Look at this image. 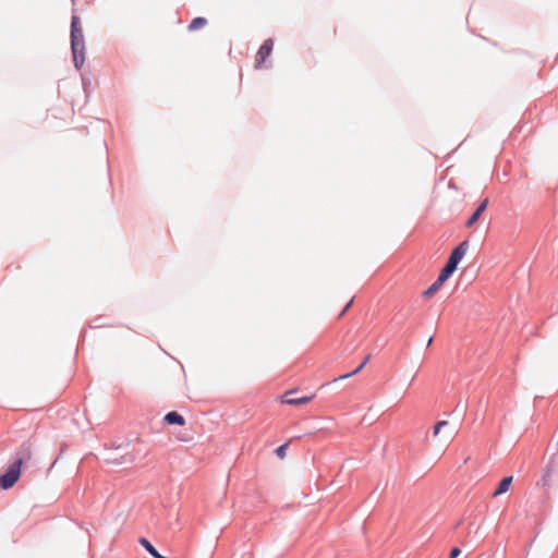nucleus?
<instances>
[{"mask_svg": "<svg viewBox=\"0 0 558 558\" xmlns=\"http://www.w3.org/2000/svg\"><path fill=\"white\" fill-rule=\"evenodd\" d=\"M470 247V243L468 240L462 241L457 247L451 252L446 266L441 269L436 281L424 292L425 296L433 295L439 288L447 281V279L453 274L457 269L459 263L465 256Z\"/></svg>", "mask_w": 558, "mask_h": 558, "instance_id": "f257e3e1", "label": "nucleus"}, {"mask_svg": "<svg viewBox=\"0 0 558 558\" xmlns=\"http://www.w3.org/2000/svg\"><path fill=\"white\" fill-rule=\"evenodd\" d=\"M457 433V427L453 426L449 421H438L433 426V433L430 437L432 444L436 449L440 450L441 452H445L448 446L456 438Z\"/></svg>", "mask_w": 558, "mask_h": 558, "instance_id": "f03ea898", "label": "nucleus"}, {"mask_svg": "<svg viewBox=\"0 0 558 558\" xmlns=\"http://www.w3.org/2000/svg\"><path fill=\"white\" fill-rule=\"evenodd\" d=\"M71 48L74 65L81 69L84 63V36L78 16H73L71 21Z\"/></svg>", "mask_w": 558, "mask_h": 558, "instance_id": "7ed1b4c3", "label": "nucleus"}, {"mask_svg": "<svg viewBox=\"0 0 558 558\" xmlns=\"http://www.w3.org/2000/svg\"><path fill=\"white\" fill-rule=\"evenodd\" d=\"M558 481V464L550 459L545 465L541 478L537 481L536 486L541 488L546 496L550 498V492Z\"/></svg>", "mask_w": 558, "mask_h": 558, "instance_id": "20e7f679", "label": "nucleus"}, {"mask_svg": "<svg viewBox=\"0 0 558 558\" xmlns=\"http://www.w3.org/2000/svg\"><path fill=\"white\" fill-rule=\"evenodd\" d=\"M22 460H16L8 471L0 477V485L8 489L12 487L19 480L21 474Z\"/></svg>", "mask_w": 558, "mask_h": 558, "instance_id": "39448f33", "label": "nucleus"}, {"mask_svg": "<svg viewBox=\"0 0 558 558\" xmlns=\"http://www.w3.org/2000/svg\"><path fill=\"white\" fill-rule=\"evenodd\" d=\"M272 48H274L272 39H270V38L266 39L256 53V58H255V68L256 69L262 68V65L265 63L267 58L270 56Z\"/></svg>", "mask_w": 558, "mask_h": 558, "instance_id": "423d86ee", "label": "nucleus"}, {"mask_svg": "<svg viewBox=\"0 0 558 558\" xmlns=\"http://www.w3.org/2000/svg\"><path fill=\"white\" fill-rule=\"evenodd\" d=\"M293 391H287L283 396L280 397V402L289 405H302L311 402L314 398V395L312 396H304L300 398H288L289 395H291Z\"/></svg>", "mask_w": 558, "mask_h": 558, "instance_id": "0eeeda50", "label": "nucleus"}, {"mask_svg": "<svg viewBox=\"0 0 558 558\" xmlns=\"http://www.w3.org/2000/svg\"><path fill=\"white\" fill-rule=\"evenodd\" d=\"M488 205V198H484L476 210L473 213V215L468 219L465 226L468 228H471L481 217V215L486 210Z\"/></svg>", "mask_w": 558, "mask_h": 558, "instance_id": "6e6552de", "label": "nucleus"}, {"mask_svg": "<svg viewBox=\"0 0 558 558\" xmlns=\"http://www.w3.org/2000/svg\"><path fill=\"white\" fill-rule=\"evenodd\" d=\"M19 459L17 460H22V463L24 461H28L32 459V456H33V446L31 442H24L21 445L20 449H19Z\"/></svg>", "mask_w": 558, "mask_h": 558, "instance_id": "1a4fd4ad", "label": "nucleus"}, {"mask_svg": "<svg viewBox=\"0 0 558 558\" xmlns=\"http://www.w3.org/2000/svg\"><path fill=\"white\" fill-rule=\"evenodd\" d=\"M163 420L168 424H177L180 426H183L185 424L184 417L175 411L167 413Z\"/></svg>", "mask_w": 558, "mask_h": 558, "instance_id": "9d476101", "label": "nucleus"}, {"mask_svg": "<svg viewBox=\"0 0 558 558\" xmlns=\"http://www.w3.org/2000/svg\"><path fill=\"white\" fill-rule=\"evenodd\" d=\"M371 360V354L366 355L363 361L361 362V364L355 368L353 369L352 372L348 373V374H344V375H341L339 377H336L332 383H337L339 380H343V379H347L355 374H357L367 363L368 361Z\"/></svg>", "mask_w": 558, "mask_h": 558, "instance_id": "9b49d317", "label": "nucleus"}, {"mask_svg": "<svg viewBox=\"0 0 558 558\" xmlns=\"http://www.w3.org/2000/svg\"><path fill=\"white\" fill-rule=\"evenodd\" d=\"M512 483V476H507L505 478H502L497 487V489L494 492L493 496L494 497H497L501 494H505L506 492H508L510 485Z\"/></svg>", "mask_w": 558, "mask_h": 558, "instance_id": "f8f14e48", "label": "nucleus"}, {"mask_svg": "<svg viewBox=\"0 0 558 558\" xmlns=\"http://www.w3.org/2000/svg\"><path fill=\"white\" fill-rule=\"evenodd\" d=\"M140 544L155 558H166L144 537L140 538Z\"/></svg>", "mask_w": 558, "mask_h": 558, "instance_id": "ddd939ff", "label": "nucleus"}, {"mask_svg": "<svg viewBox=\"0 0 558 558\" xmlns=\"http://www.w3.org/2000/svg\"><path fill=\"white\" fill-rule=\"evenodd\" d=\"M207 25V20L204 17H195L189 25L190 31H197Z\"/></svg>", "mask_w": 558, "mask_h": 558, "instance_id": "4468645a", "label": "nucleus"}, {"mask_svg": "<svg viewBox=\"0 0 558 558\" xmlns=\"http://www.w3.org/2000/svg\"><path fill=\"white\" fill-rule=\"evenodd\" d=\"M287 448H288V445H287V444L279 446V447L276 449V454H277L280 459H284V457H286V452H287Z\"/></svg>", "mask_w": 558, "mask_h": 558, "instance_id": "2eb2a0df", "label": "nucleus"}, {"mask_svg": "<svg viewBox=\"0 0 558 558\" xmlns=\"http://www.w3.org/2000/svg\"><path fill=\"white\" fill-rule=\"evenodd\" d=\"M460 554L461 549L458 547H453L450 551V558H457L458 556H460Z\"/></svg>", "mask_w": 558, "mask_h": 558, "instance_id": "dca6fc26", "label": "nucleus"}, {"mask_svg": "<svg viewBox=\"0 0 558 558\" xmlns=\"http://www.w3.org/2000/svg\"><path fill=\"white\" fill-rule=\"evenodd\" d=\"M352 302H353V300H351V301L345 305V307L343 308V311H342V313L340 314V316H342V315L345 313V311L351 306Z\"/></svg>", "mask_w": 558, "mask_h": 558, "instance_id": "f3484780", "label": "nucleus"}, {"mask_svg": "<svg viewBox=\"0 0 558 558\" xmlns=\"http://www.w3.org/2000/svg\"><path fill=\"white\" fill-rule=\"evenodd\" d=\"M432 340H433L432 338H429V339H428V341H427V345H430Z\"/></svg>", "mask_w": 558, "mask_h": 558, "instance_id": "a211bd4d", "label": "nucleus"}]
</instances>
